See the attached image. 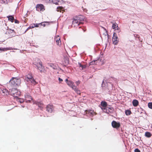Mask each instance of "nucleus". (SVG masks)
I'll list each match as a JSON object with an SVG mask.
<instances>
[{
  "label": "nucleus",
  "mask_w": 152,
  "mask_h": 152,
  "mask_svg": "<svg viewBox=\"0 0 152 152\" xmlns=\"http://www.w3.org/2000/svg\"><path fill=\"white\" fill-rule=\"evenodd\" d=\"M15 23H19V22L18 20H15Z\"/></svg>",
  "instance_id": "obj_40"
},
{
  "label": "nucleus",
  "mask_w": 152,
  "mask_h": 152,
  "mask_svg": "<svg viewBox=\"0 0 152 152\" xmlns=\"http://www.w3.org/2000/svg\"><path fill=\"white\" fill-rule=\"evenodd\" d=\"M46 1L48 3H53V0H46Z\"/></svg>",
  "instance_id": "obj_34"
},
{
  "label": "nucleus",
  "mask_w": 152,
  "mask_h": 152,
  "mask_svg": "<svg viewBox=\"0 0 152 152\" xmlns=\"http://www.w3.org/2000/svg\"><path fill=\"white\" fill-rule=\"evenodd\" d=\"M11 50V49H8L7 48H3L2 49H1L0 48V51H7L8 50Z\"/></svg>",
  "instance_id": "obj_28"
},
{
  "label": "nucleus",
  "mask_w": 152,
  "mask_h": 152,
  "mask_svg": "<svg viewBox=\"0 0 152 152\" xmlns=\"http://www.w3.org/2000/svg\"><path fill=\"white\" fill-rule=\"evenodd\" d=\"M49 22H44L40 23V26H42L44 27L46 25H48Z\"/></svg>",
  "instance_id": "obj_22"
},
{
  "label": "nucleus",
  "mask_w": 152,
  "mask_h": 152,
  "mask_svg": "<svg viewBox=\"0 0 152 152\" xmlns=\"http://www.w3.org/2000/svg\"><path fill=\"white\" fill-rule=\"evenodd\" d=\"M125 113L127 115H130L132 113L129 110H126L125 111Z\"/></svg>",
  "instance_id": "obj_24"
},
{
  "label": "nucleus",
  "mask_w": 152,
  "mask_h": 152,
  "mask_svg": "<svg viewBox=\"0 0 152 152\" xmlns=\"http://www.w3.org/2000/svg\"><path fill=\"white\" fill-rule=\"evenodd\" d=\"M54 107L53 105L49 104L46 107L47 110L49 113H52L54 110Z\"/></svg>",
  "instance_id": "obj_10"
},
{
  "label": "nucleus",
  "mask_w": 152,
  "mask_h": 152,
  "mask_svg": "<svg viewBox=\"0 0 152 152\" xmlns=\"http://www.w3.org/2000/svg\"><path fill=\"white\" fill-rule=\"evenodd\" d=\"M145 135L146 137L149 138L151 137V134L150 132H145Z\"/></svg>",
  "instance_id": "obj_21"
},
{
  "label": "nucleus",
  "mask_w": 152,
  "mask_h": 152,
  "mask_svg": "<svg viewBox=\"0 0 152 152\" xmlns=\"http://www.w3.org/2000/svg\"><path fill=\"white\" fill-rule=\"evenodd\" d=\"M37 61L35 62L34 64L37 67L38 69L40 71V72H42L44 68L42 65V62L38 58L37 59Z\"/></svg>",
  "instance_id": "obj_4"
},
{
  "label": "nucleus",
  "mask_w": 152,
  "mask_h": 152,
  "mask_svg": "<svg viewBox=\"0 0 152 152\" xmlns=\"http://www.w3.org/2000/svg\"><path fill=\"white\" fill-rule=\"evenodd\" d=\"M85 112L88 116H92L96 114V113L92 110H86Z\"/></svg>",
  "instance_id": "obj_9"
},
{
  "label": "nucleus",
  "mask_w": 152,
  "mask_h": 152,
  "mask_svg": "<svg viewBox=\"0 0 152 152\" xmlns=\"http://www.w3.org/2000/svg\"><path fill=\"white\" fill-rule=\"evenodd\" d=\"M79 67L82 68V69H84L85 68L86 66L85 65H83L81 64H79Z\"/></svg>",
  "instance_id": "obj_27"
},
{
  "label": "nucleus",
  "mask_w": 152,
  "mask_h": 152,
  "mask_svg": "<svg viewBox=\"0 0 152 152\" xmlns=\"http://www.w3.org/2000/svg\"><path fill=\"white\" fill-rule=\"evenodd\" d=\"M134 152H140V151L138 148H136L134 150Z\"/></svg>",
  "instance_id": "obj_36"
},
{
  "label": "nucleus",
  "mask_w": 152,
  "mask_h": 152,
  "mask_svg": "<svg viewBox=\"0 0 152 152\" xmlns=\"http://www.w3.org/2000/svg\"><path fill=\"white\" fill-rule=\"evenodd\" d=\"M37 10L38 11H43L45 10L44 6L42 4H38L36 6Z\"/></svg>",
  "instance_id": "obj_11"
},
{
  "label": "nucleus",
  "mask_w": 152,
  "mask_h": 152,
  "mask_svg": "<svg viewBox=\"0 0 152 152\" xmlns=\"http://www.w3.org/2000/svg\"><path fill=\"white\" fill-rule=\"evenodd\" d=\"M75 18L81 24H83L82 22L84 20V17L82 15H79L78 16L76 17Z\"/></svg>",
  "instance_id": "obj_14"
},
{
  "label": "nucleus",
  "mask_w": 152,
  "mask_h": 152,
  "mask_svg": "<svg viewBox=\"0 0 152 152\" xmlns=\"http://www.w3.org/2000/svg\"><path fill=\"white\" fill-rule=\"evenodd\" d=\"M60 40V38L59 36L56 37L54 38V40L56 42L59 41Z\"/></svg>",
  "instance_id": "obj_25"
},
{
  "label": "nucleus",
  "mask_w": 152,
  "mask_h": 152,
  "mask_svg": "<svg viewBox=\"0 0 152 152\" xmlns=\"http://www.w3.org/2000/svg\"><path fill=\"white\" fill-rule=\"evenodd\" d=\"M108 110L110 112H111L113 111V107H108Z\"/></svg>",
  "instance_id": "obj_33"
},
{
  "label": "nucleus",
  "mask_w": 152,
  "mask_h": 152,
  "mask_svg": "<svg viewBox=\"0 0 152 152\" xmlns=\"http://www.w3.org/2000/svg\"><path fill=\"white\" fill-rule=\"evenodd\" d=\"M6 34L8 35V37L9 38L15 36V35L14 30L9 28L7 30Z\"/></svg>",
  "instance_id": "obj_6"
},
{
  "label": "nucleus",
  "mask_w": 152,
  "mask_h": 152,
  "mask_svg": "<svg viewBox=\"0 0 152 152\" xmlns=\"http://www.w3.org/2000/svg\"><path fill=\"white\" fill-rule=\"evenodd\" d=\"M40 26V23L35 24V27H38Z\"/></svg>",
  "instance_id": "obj_35"
},
{
  "label": "nucleus",
  "mask_w": 152,
  "mask_h": 152,
  "mask_svg": "<svg viewBox=\"0 0 152 152\" xmlns=\"http://www.w3.org/2000/svg\"><path fill=\"white\" fill-rule=\"evenodd\" d=\"M35 23H33L32 24H31L30 26V28H33L34 27H35Z\"/></svg>",
  "instance_id": "obj_32"
},
{
  "label": "nucleus",
  "mask_w": 152,
  "mask_h": 152,
  "mask_svg": "<svg viewBox=\"0 0 152 152\" xmlns=\"http://www.w3.org/2000/svg\"><path fill=\"white\" fill-rule=\"evenodd\" d=\"M148 105L149 108L152 109V102L148 103Z\"/></svg>",
  "instance_id": "obj_29"
},
{
  "label": "nucleus",
  "mask_w": 152,
  "mask_h": 152,
  "mask_svg": "<svg viewBox=\"0 0 152 152\" xmlns=\"http://www.w3.org/2000/svg\"><path fill=\"white\" fill-rule=\"evenodd\" d=\"M7 18H8V20L9 21H11L12 23L13 22L14 19V17L13 16H8L7 17Z\"/></svg>",
  "instance_id": "obj_18"
},
{
  "label": "nucleus",
  "mask_w": 152,
  "mask_h": 152,
  "mask_svg": "<svg viewBox=\"0 0 152 152\" xmlns=\"http://www.w3.org/2000/svg\"><path fill=\"white\" fill-rule=\"evenodd\" d=\"M67 85L71 87L78 94H80V91L78 89L76 86L74 85V83L71 81H69L67 83Z\"/></svg>",
  "instance_id": "obj_5"
},
{
  "label": "nucleus",
  "mask_w": 152,
  "mask_h": 152,
  "mask_svg": "<svg viewBox=\"0 0 152 152\" xmlns=\"http://www.w3.org/2000/svg\"><path fill=\"white\" fill-rule=\"evenodd\" d=\"M25 77L26 80L27 81H30L33 84L35 85L37 84V82L34 79L31 74L29 73L28 74L25 76Z\"/></svg>",
  "instance_id": "obj_2"
},
{
  "label": "nucleus",
  "mask_w": 152,
  "mask_h": 152,
  "mask_svg": "<svg viewBox=\"0 0 152 152\" xmlns=\"http://www.w3.org/2000/svg\"><path fill=\"white\" fill-rule=\"evenodd\" d=\"M0 3L1 4H5L7 2L6 0H0Z\"/></svg>",
  "instance_id": "obj_31"
},
{
  "label": "nucleus",
  "mask_w": 152,
  "mask_h": 152,
  "mask_svg": "<svg viewBox=\"0 0 152 152\" xmlns=\"http://www.w3.org/2000/svg\"><path fill=\"white\" fill-rule=\"evenodd\" d=\"M118 39L117 34L115 33L114 32L113 37V43L115 45H116L118 44Z\"/></svg>",
  "instance_id": "obj_7"
},
{
  "label": "nucleus",
  "mask_w": 152,
  "mask_h": 152,
  "mask_svg": "<svg viewBox=\"0 0 152 152\" xmlns=\"http://www.w3.org/2000/svg\"><path fill=\"white\" fill-rule=\"evenodd\" d=\"M132 104L134 107H137L138 105L139 102L137 100H134L132 101Z\"/></svg>",
  "instance_id": "obj_19"
},
{
  "label": "nucleus",
  "mask_w": 152,
  "mask_h": 152,
  "mask_svg": "<svg viewBox=\"0 0 152 152\" xmlns=\"http://www.w3.org/2000/svg\"><path fill=\"white\" fill-rule=\"evenodd\" d=\"M57 10L58 12H62V13L64 11V8L61 7H59L57 8Z\"/></svg>",
  "instance_id": "obj_17"
},
{
  "label": "nucleus",
  "mask_w": 152,
  "mask_h": 152,
  "mask_svg": "<svg viewBox=\"0 0 152 152\" xmlns=\"http://www.w3.org/2000/svg\"><path fill=\"white\" fill-rule=\"evenodd\" d=\"M80 83V81H76V85H78Z\"/></svg>",
  "instance_id": "obj_38"
},
{
  "label": "nucleus",
  "mask_w": 152,
  "mask_h": 152,
  "mask_svg": "<svg viewBox=\"0 0 152 152\" xmlns=\"http://www.w3.org/2000/svg\"><path fill=\"white\" fill-rule=\"evenodd\" d=\"M58 80L60 82H61L63 81V80L60 77L58 78Z\"/></svg>",
  "instance_id": "obj_37"
},
{
  "label": "nucleus",
  "mask_w": 152,
  "mask_h": 152,
  "mask_svg": "<svg viewBox=\"0 0 152 152\" xmlns=\"http://www.w3.org/2000/svg\"><path fill=\"white\" fill-rule=\"evenodd\" d=\"M97 61V60H94L90 63V65H93L96 64V62Z\"/></svg>",
  "instance_id": "obj_26"
},
{
  "label": "nucleus",
  "mask_w": 152,
  "mask_h": 152,
  "mask_svg": "<svg viewBox=\"0 0 152 152\" xmlns=\"http://www.w3.org/2000/svg\"><path fill=\"white\" fill-rule=\"evenodd\" d=\"M56 42V44L57 45H58L60 46L61 45V40Z\"/></svg>",
  "instance_id": "obj_30"
},
{
  "label": "nucleus",
  "mask_w": 152,
  "mask_h": 152,
  "mask_svg": "<svg viewBox=\"0 0 152 152\" xmlns=\"http://www.w3.org/2000/svg\"><path fill=\"white\" fill-rule=\"evenodd\" d=\"M101 105L104 107H106L107 106V104L105 101H102L101 103Z\"/></svg>",
  "instance_id": "obj_20"
},
{
  "label": "nucleus",
  "mask_w": 152,
  "mask_h": 152,
  "mask_svg": "<svg viewBox=\"0 0 152 152\" xmlns=\"http://www.w3.org/2000/svg\"><path fill=\"white\" fill-rule=\"evenodd\" d=\"M79 31L80 32H85L86 30V29L85 28H84V27H79Z\"/></svg>",
  "instance_id": "obj_23"
},
{
  "label": "nucleus",
  "mask_w": 152,
  "mask_h": 152,
  "mask_svg": "<svg viewBox=\"0 0 152 152\" xmlns=\"http://www.w3.org/2000/svg\"><path fill=\"white\" fill-rule=\"evenodd\" d=\"M10 92L11 95L15 97L18 98L20 96V92L15 88H12Z\"/></svg>",
  "instance_id": "obj_1"
},
{
  "label": "nucleus",
  "mask_w": 152,
  "mask_h": 152,
  "mask_svg": "<svg viewBox=\"0 0 152 152\" xmlns=\"http://www.w3.org/2000/svg\"><path fill=\"white\" fill-rule=\"evenodd\" d=\"M112 126L114 128L118 129L120 126V124L119 122H117L115 121H113L111 123Z\"/></svg>",
  "instance_id": "obj_8"
},
{
  "label": "nucleus",
  "mask_w": 152,
  "mask_h": 152,
  "mask_svg": "<svg viewBox=\"0 0 152 152\" xmlns=\"http://www.w3.org/2000/svg\"><path fill=\"white\" fill-rule=\"evenodd\" d=\"M31 28H30V26L26 30V31H25V32H26V31H27L28 29H29Z\"/></svg>",
  "instance_id": "obj_39"
},
{
  "label": "nucleus",
  "mask_w": 152,
  "mask_h": 152,
  "mask_svg": "<svg viewBox=\"0 0 152 152\" xmlns=\"http://www.w3.org/2000/svg\"><path fill=\"white\" fill-rule=\"evenodd\" d=\"M112 28L115 30H118V32L120 31V28L118 27V24L116 23H113Z\"/></svg>",
  "instance_id": "obj_16"
},
{
  "label": "nucleus",
  "mask_w": 152,
  "mask_h": 152,
  "mask_svg": "<svg viewBox=\"0 0 152 152\" xmlns=\"http://www.w3.org/2000/svg\"><path fill=\"white\" fill-rule=\"evenodd\" d=\"M20 103H21L23 101L22 100H21L20 101H19Z\"/></svg>",
  "instance_id": "obj_42"
},
{
  "label": "nucleus",
  "mask_w": 152,
  "mask_h": 152,
  "mask_svg": "<svg viewBox=\"0 0 152 152\" xmlns=\"http://www.w3.org/2000/svg\"><path fill=\"white\" fill-rule=\"evenodd\" d=\"M57 4V3H56V4Z\"/></svg>",
  "instance_id": "obj_43"
},
{
  "label": "nucleus",
  "mask_w": 152,
  "mask_h": 152,
  "mask_svg": "<svg viewBox=\"0 0 152 152\" xmlns=\"http://www.w3.org/2000/svg\"><path fill=\"white\" fill-rule=\"evenodd\" d=\"M0 92L2 94L7 95L9 94V92L7 90L3 88H0Z\"/></svg>",
  "instance_id": "obj_13"
},
{
  "label": "nucleus",
  "mask_w": 152,
  "mask_h": 152,
  "mask_svg": "<svg viewBox=\"0 0 152 152\" xmlns=\"http://www.w3.org/2000/svg\"><path fill=\"white\" fill-rule=\"evenodd\" d=\"M68 81V80L67 79H66V80H65V81L67 83L68 81Z\"/></svg>",
  "instance_id": "obj_41"
},
{
  "label": "nucleus",
  "mask_w": 152,
  "mask_h": 152,
  "mask_svg": "<svg viewBox=\"0 0 152 152\" xmlns=\"http://www.w3.org/2000/svg\"><path fill=\"white\" fill-rule=\"evenodd\" d=\"M11 83L15 86H18L20 84V79L18 77H12L10 80Z\"/></svg>",
  "instance_id": "obj_3"
},
{
  "label": "nucleus",
  "mask_w": 152,
  "mask_h": 152,
  "mask_svg": "<svg viewBox=\"0 0 152 152\" xmlns=\"http://www.w3.org/2000/svg\"><path fill=\"white\" fill-rule=\"evenodd\" d=\"M25 100L26 102H30L32 100L31 97L27 94L25 95Z\"/></svg>",
  "instance_id": "obj_15"
},
{
  "label": "nucleus",
  "mask_w": 152,
  "mask_h": 152,
  "mask_svg": "<svg viewBox=\"0 0 152 152\" xmlns=\"http://www.w3.org/2000/svg\"><path fill=\"white\" fill-rule=\"evenodd\" d=\"M81 23L78 20L76 19V18H75L72 21V26L74 27H75L76 26H79Z\"/></svg>",
  "instance_id": "obj_12"
}]
</instances>
